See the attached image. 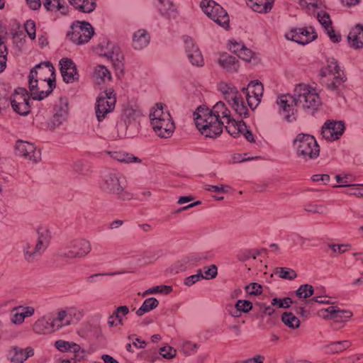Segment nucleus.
<instances>
[{
	"instance_id": "f257e3e1",
	"label": "nucleus",
	"mask_w": 363,
	"mask_h": 363,
	"mask_svg": "<svg viewBox=\"0 0 363 363\" xmlns=\"http://www.w3.org/2000/svg\"><path fill=\"white\" fill-rule=\"evenodd\" d=\"M277 104L279 114L287 121L295 119V106L311 111L317 110L321 104L319 94L311 85L300 83L296 84L293 95H281L278 97Z\"/></svg>"
},
{
	"instance_id": "f03ea898",
	"label": "nucleus",
	"mask_w": 363,
	"mask_h": 363,
	"mask_svg": "<svg viewBox=\"0 0 363 363\" xmlns=\"http://www.w3.org/2000/svg\"><path fill=\"white\" fill-rule=\"evenodd\" d=\"M219 90L235 112L240 117L246 118L249 114L248 106L254 109L261 101L263 94V85L260 82H252L241 92L227 83L221 82Z\"/></svg>"
},
{
	"instance_id": "7ed1b4c3",
	"label": "nucleus",
	"mask_w": 363,
	"mask_h": 363,
	"mask_svg": "<svg viewBox=\"0 0 363 363\" xmlns=\"http://www.w3.org/2000/svg\"><path fill=\"white\" fill-rule=\"evenodd\" d=\"M228 114V108L222 101L217 102L212 108L199 106L194 113L196 125L200 133L207 138L218 136L223 129V116Z\"/></svg>"
},
{
	"instance_id": "20e7f679",
	"label": "nucleus",
	"mask_w": 363,
	"mask_h": 363,
	"mask_svg": "<svg viewBox=\"0 0 363 363\" xmlns=\"http://www.w3.org/2000/svg\"><path fill=\"white\" fill-rule=\"evenodd\" d=\"M30 96L34 100H43L55 87V68L49 62L37 65L28 76Z\"/></svg>"
},
{
	"instance_id": "39448f33",
	"label": "nucleus",
	"mask_w": 363,
	"mask_h": 363,
	"mask_svg": "<svg viewBox=\"0 0 363 363\" xmlns=\"http://www.w3.org/2000/svg\"><path fill=\"white\" fill-rule=\"evenodd\" d=\"M320 74L326 87L332 91L339 93L340 86L345 81V76L335 59H328L327 65L321 69Z\"/></svg>"
},
{
	"instance_id": "423d86ee",
	"label": "nucleus",
	"mask_w": 363,
	"mask_h": 363,
	"mask_svg": "<svg viewBox=\"0 0 363 363\" xmlns=\"http://www.w3.org/2000/svg\"><path fill=\"white\" fill-rule=\"evenodd\" d=\"M296 155L304 160H314L320 153L319 145L313 135L299 133L293 142Z\"/></svg>"
},
{
	"instance_id": "0eeeda50",
	"label": "nucleus",
	"mask_w": 363,
	"mask_h": 363,
	"mask_svg": "<svg viewBox=\"0 0 363 363\" xmlns=\"http://www.w3.org/2000/svg\"><path fill=\"white\" fill-rule=\"evenodd\" d=\"M51 233L46 227H40L37 230V242L32 249L31 245L26 242L23 245L24 258L28 262H33L38 257L41 256L50 245Z\"/></svg>"
},
{
	"instance_id": "6e6552de",
	"label": "nucleus",
	"mask_w": 363,
	"mask_h": 363,
	"mask_svg": "<svg viewBox=\"0 0 363 363\" xmlns=\"http://www.w3.org/2000/svg\"><path fill=\"white\" fill-rule=\"evenodd\" d=\"M125 186V177L116 172H108L103 177L101 188L104 191L116 194L122 199H129L130 194L123 192Z\"/></svg>"
},
{
	"instance_id": "1a4fd4ad",
	"label": "nucleus",
	"mask_w": 363,
	"mask_h": 363,
	"mask_svg": "<svg viewBox=\"0 0 363 363\" xmlns=\"http://www.w3.org/2000/svg\"><path fill=\"white\" fill-rule=\"evenodd\" d=\"M70 29L67 32V37L77 45L88 43L94 33V28L86 21H76L72 23Z\"/></svg>"
},
{
	"instance_id": "9d476101",
	"label": "nucleus",
	"mask_w": 363,
	"mask_h": 363,
	"mask_svg": "<svg viewBox=\"0 0 363 363\" xmlns=\"http://www.w3.org/2000/svg\"><path fill=\"white\" fill-rule=\"evenodd\" d=\"M200 6L203 12L218 25L223 27L228 26V13L216 1L202 0Z\"/></svg>"
},
{
	"instance_id": "9b49d317",
	"label": "nucleus",
	"mask_w": 363,
	"mask_h": 363,
	"mask_svg": "<svg viewBox=\"0 0 363 363\" xmlns=\"http://www.w3.org/2000/svg\"><path fill=\"white\" fill-rule=\"evenodd\" d=\"M91 250L90 242L84 238H79L69 242L61 251L60 255L69 259L82 258L87 255Z\"/></svg>"
},
{
	"instance_id": "f8f14e48",
	"label": "nucleus",
	"mask_w": 363,
	"mask_h": 363,
	"mask_svg": "<svg viewBox=\"0 0 363 363\" xmlns=\"http://www.w3.org/2000/svg\"><path fill=\"white\" fill-rule=\"evenodd\" d=\"M116 101L115 94L111 89L99 94L96 104V116L99 122L105 118L107 113L113 110Z\"/></svg>"
},
{
	"instance_id": "ddd939ff",
	"label": "nucleus",
	"mask_w": 363,
	"mask_h": 363,
	"mask_svg": "<svg viewBox=\"0 0 363 363\" xmlns=\"http://www.w3.org/2000/svg\"><path fill=\"white\" fill-rule=\"evenodd\" d=\"M318 35L314 28L309 26L305 28H293L285 34L287 40L294 41L298 44L306 45L314 40Z\"/></svg>"
},
{
	"instance_id": "4468645a",
	"label": "nucleus",
	"mask_w": 363,
	"mask_h": 363,
	"mask_svg": "<svg viewBox=\"0 0 363 363\" xmlns=\"http://www.w3.org/2000/svg\"><path fill=\"white\" fill-rule=\"evenodd\" d=\"M98 52L100 55L109 59L116 66H119L123 60V55L120 47L112 42H102L99 45Z\"/></svg>"
},
{
	"instance_id": "2eb2a0df",
	"label": "nucleus",
	"mask_w": 363,
	"mask_h": 363,
	"mask_svg": "<svg viewBox=\"0 0 363 363\" xmlns=\"http://www.w3.org/2000/svg\"><path fill=\"white\" fill-rule=\"evenodd\" d=\"M15 150L17 155L23 157L34 162H38L40 160V150L37 149L33 143L18 140L16 142Z\"/></svg>"
},
{
	"instance_id": "dca6fc26",
	"label": "nucleus",
	"mask_w": 363,
	"mask_h": 363,
	"mask_svg": "<svg viewBox=\"0 0 363 363\" xmlns=\"http://www.w3.org/2000/svg\"><path fill=\"white\" fill-rule=\"evenodd\" d=\"M155 9L158 14L164 19L174 20L178 16V10L172 0H155Z\"/></svg>"
},
{
	"instance_id": "f3484780",
	"label": "nucleus",
	"mask_w": 363,
	"mask_h": 363,
	"mask_svg": "<svg viewBox=\"0 0 363 363\" xmlns=\"http://www.w3.org/2000/svg\"><path fill=\"white\" fill-rule=\"evenodd\" d=\"M345 131V124L342 121H328L322 128L323 138L329 141L339 139Z\"/></svg>"
},
{
	"instance_id": "a211bd4d",
	"label": "nucleus",
	"mask_w": 363,
	"mask_h": 363,
	"mask_svg": "<svg viewBox=\"0 0 363 363\" xmlns=\"http://www.w3.org/2000/svg\"><path fill=\"white\" fill-rule=\"evenodd\" d=\"M33 331L37 334L47 335L57 331L54 315H45L38 318L33 325Z\"/></svg>"
},
{
	"instance_id": "6ab92c4d",
	"label": "nucleus",
	"mask_w": 363,
	"mask_h": 363,
	"mask_svg": "<svg viewBox=\"0 0 363 363\" xmlns=\"http://www.w3.org/2000/svg\"><path fill=\"white\" fill-rule=\"evenodd\" d=\"M60 65L63 80L66 83H72L78 80L79 74L77 72L76 65L72 60L62 58L60 61Z\"/></svg>"
},
{
	"instance_id": "aec40b11",
	"label": "nucleus",
	"mask_w": 363,
	"mask_h": 363,
	"mask_svg": "<svg viewBox=\"0 0 363 363\" xmlns=\"http://www.w3.org/2000/svg\"><path fill=\"white\" fill-rule=\"evenodd\" d=\"M55 347L61 352H71L74 354V358L81 361L86 357V352L84 349L74 342L59 340L55 342Z\"/></svg>"
},
{
	"instance_id": "412c9836",
	"label": "nucleus",
	"mask_w": 363,
	"mask_h": 363,
	"mask_svg": "<svg viewBox=\"0 0 363 363\" xmlns=\"http://www.w3.org/2000/svg\"><path fill=\"white\" fill-rule=\"evenodd\" d=\"M223 127L226 131L233 137H238L242 131L246 130V125L242 121L234 119L228 109V114L223 116Z\"/></svg>"
},
{
	"instance_id": "4be33fe9",
	"label": "nucleus",
	"mask_w": 363,
	"mask_h": 363,
	"mask_svg": "<svg viewBox=\"0 0 363 363\" xmlns=\"http://www.w3.org/2000/svg\"><path fill=\"white\" fill-rule=\"evenodd\" d=\"M33 355L34 350L31 347L23 349L15 346L9 350L7 357L13 363H23Z\"/></svg>"
},
{
	"instance_id": "5701e85b",
	"label": "nucleus",
	"mask_w": 363,
	"mask_h": 363,
	"mask_svg": "<svg viewBox=\"0 0 363 363\" xmlns=\"http://www.w3.org/2000/svg\"><path fill=\"white\" fill-rule=\"evenodd\" d=\"M157 126H152V128L159 137L163 138H169L175 128L170 114L164 115V118L162 119Z\"/></svg>"
},
{
	"instance_id": "b1692460",
	"label": "nucleus",
	"mask_w": 363,
	"mask_h": 363,
	"mask_svg": "<svg viewBox=\"0 0 363 363\" xmlns=\"http://www.w3.org/2000/svg\"><path fill=\"white\" fill-rule=\"evenodd\" d=\"M68 115V103L66 99H61L54 108V115L51 120L52 125L55 128L62 124Z\"/></svg>"
},
{
	"instance_id": "393cba45",
	"label": "nucleus",
	"mask_w": 363,
	"mask_h": 363,
	"mask_svg": "<svg viewBox=\"0 0 363 363\" xmlns=\"http://www.w3.org/2000/svg\"><path fill=\"white\" fill-rule=\"evenodd\" d=\"M150 35L145 29H138L132 35V47L135 50L145 48L150 43Z\"/></svg>"
},
{
	"instance_id": "a878e982",
	"label": "nucleus",
	"mask_w": 363,
	"mask_h": 363,
	"mask_svg": "<svg viewBox=\"0 0 363 363\" xmlns=\"http://www.w3.org/2000/svg\"><path fill=\"white\" fill-rule=\"evenodd\" d=\"M323 315L324 318L333 319L336 321H347L352 316V313L347 310H341L337 306H331L328 307Z\"/></svg>"
},
{
	"instance_id": "bb28decb",
	"label": "nucleus",
	"mask_w": 363,
	"mask_h": 363,
	"mask_svg": "<svg viewBox=\"0 0 363 363\" xmlns=\"http://www.w3.org/2000/svg\"><path fill=\"white\" fill-rule=\"evenodd\" d=\"M211 255L212 254L210 252H203L191 254L182 261L183 263L181 264L179 269L184 271L191 265H195L198 263H201L205 260L208 259Z\"/></svg>"
},
{
	"instance_id": "cd10ccee",
	"label": "nucleus",
	"mask_w": 363,
	"mask_h": 363,
	"mask_svg": "<svg viewBox=\"0 0 363 363\" xmlns=\"http://www.w3.org/2000/svg\"><path fill=\"white\" fill-rule=\"evenodd\" d=\"M218 62L228 72H237L239 68V62L236 57L228 53L221 54L218 60Z\"/></svg>"
},
{
	"instance_id": "c85d7f7f",
	"label": "nucleus",
	"mask_w": 363,
	"mask_h": 363,
	"mask_svg": "<svg viewBox=\"0 0 363 363\" xmlns=\"http://www.w3.org/2000/svg\"><path fill=\"white\" fill-rule=\"evenodd\" d=\"M348 41L350 45L355 48L363 47V26L357 25L348 34Z\"/></svg>"
},
{
	"instance_id": "c756f323",
	"label": "nucleus",
	"mask_w": 363,
	"mask_h": 363,
	"mask_svg": "<svg viewBox=\"0 0 363 363\" xmlns=\"http://www.w3.org/2000/svg\"><path fill=\"white\" fill-rule=\"evenodd\" d=\"M68 2L76 10L84 13H90L96 6V0H68Z\"/></svg>"
},
{
	"instance_id": "7c9ffc66",
	"label": "nucleus",
	"mask_w": 363,
	"mask_h": 363,
	"mask_svg": "<svg viewBox=\"0 0 363 363\" xmlns=\"http://www.w3.org/2000/svg\"><path fill=\"white\" fill-rule=\"evenodd\" d=\"M169 114L167 108L161 104H157L150 111V119L152 126L158 127V124L162 119L164 118V115Z\"/></svg>"
},
{
	"instance_id": "2f4dec72",
	"label": "nucleus",
	"mask_w": 363,
	"mask_h": 363,
	"mask_svg": "<svg viewBox=\"0 0 363 363\" xmlns=\"http://www.w3.org/2000/svg\"><path fill=\"white\" fill-rule=\"evenodd\" d=\"M274 0H247V4L258 13H267L271 11Z\"/></svg>"
},
{
	"instance_id": "473e14b6",
	"label": "nucleus",
	"mask_w": 363,
	"mask_h": 363,
	"mask_svg": "<svg viewBox=\"0 0 363 363\" xmlns=\"http://www.w3.org/2000/svg\"><path fill=\"white\" fill-rule=\"evenodd\" d=\"M111 157L115 160L124 163H141L142 160L133 154L122 151L109 152Z\"/></svg>"
},
{
	"instance_id": "72a5a7b5",
	"label": "nucleus",
	"mask_w": 363,
	"mask_h": 363,
	"mask_svg": "<svg viewBox=\"0 0 363 363\" xmlns=\"http://www.w3.org/2000/svg\"><path fill=\"white\" fill-rule=\"evenodd\" d=\"M43 5L48 11H59L62 14L65 15L69 8L63 0H44Z\"/></svg>"
},
{
	"instance_id": "f704fd0d",
	"label": "nucleus",
	"mask_w": 363,
	"mask_h": 363,
	"mask_svg": "<svg viewBox=\"0 0 363 363\" xmlns=\"http://www.w3.org/2000/svg\"><path fill=\"white\" fill-rule=\"evenodd\" d=\"M94 79L96 84L106 83L111 79L109 70L104 65H97L94 68Z\"/></svg>"
},
{
	"instance_id": "c9c22d12",
	"label": "nucleus",
	"mask_w": 363,
	"mask_h": 363,
	"mask_svg": "<svg viewBox=\"0 0 363 363\" xmlns=\"http://www.w3.org/2000/svg\"><path fill=\"white\" fill-rule=\"evenodd\" d=\"M63 310L67 315L68 320H70V325L77 323L84 316V311L80 308L68 307Z\"/></svg>"
},
{
	"instance_id": "e433bc0d",
	"label": "nucleus",
	"mask_w": 363,
	"mask_h": 363,
	"mask_svg": "<svg viewBox=\"0 0 363 363\" xmlns=\"http://www.w3.org/2000/svg\"><path fill=\"white\" fill-rule=\"evenodd\" d=\"M299 4L301 8L306 9L313 14H315L318 9L324 7L321 0H300Z\"/></svg>"
},
{
	"instance_id": "4c0bfd02",
	"label": "nucleus",
	"mask_w": 363,
	"mask_h": 363,
	"mask_svg": "<svg viewBox=\"0 0 363 363\" xmlns=\"http://www.w3.org/2000/svg\"><path fill=\"white\" fill-rule=\"evenodd\" d=\"M159 304L158 301L155 298H149L144 301L142 306L137 310L136 314L138 316H142L146 313L150 312Z\"/></svg>"
},
{
	"instance_id": "58836bf2",
	"label": "nucleus",
	"mask_w": 363,
	"mask_h": 363,
	"mask_svg": "<svg viewBox=\"0 0 363 363\" xmlns=\"http://www.w3.org/2000/svg\"><path fill=\"white\" fill-rule=\"evenodd\" d=\"M281 320L290 328H298L300 325L299 319L291 312H284L281 315Z\"/></svg>"
},
{
	"instance_id": "ea45409f",
	"label": "nucleus",
	"mask_w": 363,
	"mask_h": 363,
	"mask_svg": "<svg viewBox=\"0 0 363 363\" xmlns=\"http://www.w3.org/2000/svg\"><path fill=\"white\" fill-rule=\"evenodd\" d=\"M350 346V342L347 340L333 342L326 346L325 351L327 352L337 353L343 351Z\"/></svg>"
},
{
	"instance_id": "a19ab883",
	"label": "nucleus",
	"mask_w": 363,
	"mask_h": 363,
	"mask_svg": "<svg viewBox=\"0 0 363 363\" xmlns=\"http://www.w3.org/2000/svg\"><path fill=\"white\" fill-rule=\"evenodd\" d=\"M323 8H321L320 9H318L314 15L316 16V18L318 21V22L320 23V25L323 27V28L328 29L329 28L332 27V21L330 20V17L329 14L324 11Z\"/></svg>"
},
{
	"instance_id": "79ce46f5",
	"label": "nucleus",
	"mask_w": 363,
	"mask_h": 363,
	"mask_svg": "<svg viewBox=\"0 0 363 363\" xmlns=\"http://www.w3.org/2000/svg\"><path fill=\"white\" fill-rule=\"evenodd\" d=\"M55 324L57 325V331L62 328L67 327L70 325V320H68L66 313L64 310L59 311L55 315H54Z\"/></svg>"
},
{
	"instance_id": "37998d69",
	"label": "nucleus",
	"mask_w": 363,
	"mask_h": 363,
	"mask_svg": "<svg viewBox=\"0 0 363 363\" xmlns=\"http://www.w3.org/2000/svg\"><path fill=\"white\" fill-rule=\"evenodd\" d=\"M336 187H348L345 192L349 195H354L357 196H363V184H345L337 185Z\"/></svg>"
},
{
	"instance_id": "c03bdc74",
	"label": "nucleus",
	"mask_w": 363,
	"mask_h": 363,
	"mask_svg": "<svg viewBox=\"0 0 363 363\" xmlns=\"http://www.w3.org/2000/svg\"><path fill=\"white\" fill-rule=\"evenodd\" d=\"M314 294L313 287L310 284H303L296 290V294L299 298H307Z\"/></svg>"
},
{
	"instance_id": "a18cd8bd",
	"label": "nucleus",
	"mask_w": 363,
	"mask_h": 363,
	"mask_svg": "<svg viewBox=\"0 0 363 363\" xmlns=\"http://www.w3.org/2000/svg\"><path fill=\"white\" fill-rule=\"evenodd\" d=\"M276 274L279 275V277L288 280H293L296 277V272L287 267H279L276 269Z\"/></svg>"
},
{
	"instance_id": "49530a36",
	"label": "nucleus",
	"mask_w": 363,
	"mask_h": 363,
	"mask_svg": "<svg viewBox=\"0 0 363 363\" xmlns=\"http://www.w3.org/2000/svg\"><path fill=\"white\" fill-rule=\"evenodd\" d=\"M186 56L193 65L202 66L203 64V59L199 49L194 50V52H191L186 54Z\"/></svg>"
},
{
	"instance_id": "de8ad7c7",
	"label": "nucleus",
	"mask_w": 363,
	"mask_h": 363,
	"mask_svg": "<svg viewBox=\"0 0 363 363\" xmlns=\"http://www.w3.org/2000/svg\"><path fill=\"white\" fill-rule=\"evenodd\" d=\"M8 55V50L6 45L0 36V72H2L6 66V56Z\"/></svg>"
},
{
	"instance_id": "09e8293b",
	"label": "nucleus",
	"mask_w": 363,
	"mask_h": 363,
	"mask_svg": "<svg viewBox=\"0 0 363 363\" xmlns=\"http://www.w3.org/2000/svg\"><path fill=\"white\" fill-rule=\"evenodd\" d=\"M140 116V111L133 108H127L124 111V116L128 120L129 124L135 122Z\"/></svg>"
},
{
	"instance_id": "8fccbe9b",
	"label": "nucleus",
	"mask_w": 363,
	"mask_h": 363,
	"mask_svg": "<svg viewBox=\"0 0 363 363\" xmlns=\"http://www.w3.org/2000/svg\"><path fill=\"white\" fill-rule=\"evenodd\" d=\"M197 350L198 345L189 341L184 342L182 346V351L186 356L196 353Z\"/></svg>"
},
{
	"instance_id": "3c124183",
	"label": "nucleus",
	"mask_w": 363,
	"mask_h": 363,
	"mask_svg": "<svg viewBox=\"0 0 363 363\" xmlns=\"http://www.w3.org/2000/svg\"><path fill=\"white\" fill-rule=\"evenodd\" d=\"M293 301L291 298L286 297L284 298H274L272 300L271 303L272 306H276L278 308H289L291 304Z\"/></svg>"
},
{
	"instance_id": "603ef678",
	"label": "nucleus",
	"mask_w": 363,
	"mask_h": 363,
	"mask_svg": "<svg viewBox=\"0 0 363 363\" xmlns=\"http://www.w3.org/2000/svg\"><path fill=\"white\" fill-rule=\"evenodd\" d=\"M305 211L313 213L325 214L327 213V208L323 205L310 203L305 206Z\"/></svg>"
},
{
	"instance_id": "864d4df0",
	"label": "nucleus",
	"mask_w": 363,
	"mask_h": 363,
	"mask_svg": "<svg viewBox=\"0 0 363 363\" xmlns=\"http://www.w3.org/2000/svg\"><path fill=\"white\" fill-rule=\"evenodd\" d=\"M10 320L12 323L18 325H21L24 322L23 316L21 315L20 312H18V306L14 307L11 310Z\"/></svg>"
},
{
	"instance_id": "5fc2aeb1",
	"label": "nucleus",
	"mask_w": 363,
	"mask_h": 363,
	"mask_svg": "<svg viewBox=\"0 0 363 363\" xmlns=\"http://www.w3.org/2000/svg\"><path fill=\"white\" fill-rule=\"evenodd\" d=\"M160 354L165 359H172L176 356L177 350L170 346H164L160 349Z\"/></svg>"
},
{
	"instance_id": "6e6d98bb",
	"label": "nucleus",
	"mask_w": 363,
	"mask_h": 363,
	"mask_svg": "<svg viewBox=\"0 0 363 363\" xmlns=\"http://www.w3.org/2000/svg\"><path fill=\"white\" fill-rule=\"evenodd\" d=\"M18 310L24 320L26 318L31 317L35 313V308L33 306L21 305L18 306Z\"/></svg>"
},
{
	"instance_id": "4d7b16f0",
	"label": "nucleus",
	"mask_w": 363,
	"mask_h": 363,
	"mask_svg": "<svg viewBox=\"0 0 363 363\" xmlns=\"http://www.w3.org/2000/svg\"><path fill=\"white\" fill-rule=\"evenodd\" d=\"M228 186H224L223 184L220 185H211V184H206L205 185L204 189L210 192H215L217 194H225L227 193L228 191L225 188H228Z\"/></svg>"
},
{
	"instance_id": "13d9d810",
	"label": "nucleus",
	"mask_w": 363,
	"mask_h": 363,
	"mask_svg": "<svg viewBox=\"0 0 363 363\" xmlns=\"http://www.w3.org/2000/svg\"><path fill=\"white\" fill-rule=\"evenodd\" d=\"M235 304L241 313H248L252 308V303L247 300H238Z\"/></svg>"
},
{
	"instance_id": "bf43d9fd",
	"label": "nucleus",
	"mask_w": 363,
	"mask_h": 363,
	"mask_svg": "<svg viewBox=\"0 0 363 363\" xmlns=\"http://www.w3.org/2000/svg\"><path fill=\"white\" fill-rule=\"evenodd\" d=\"M25 29L30 39L35 38V23L33 21L28 20L25 23Z\"/></svg>"
},
{
	"instance_id": "052dcab7",
	"label": "nucleus",
	"mask_w": 363,
	"mask_h": 363,
	"mask_svg": "<svg viewBox=\"0 0 363 363\" xmlns=\"http://www.w3.org/2000/svg\"><path fill=\"white\" fill-rule=\"evenodd\" d=\"M184 41L186 54H188L191 52H194V50L199 49V48L195 45L194 40L191 37H184Z\"/></svg>"
},
{
	"instance_id": "680f3d73",
	"label": "nucleus",
	"mask_w": 363,
	"mask_h": 363,
	"mask_svg": "<svg viewBox=\"0 0 363 363\" xmlns=\"http://www.w3.org/2000/svg\"><path fill=\"white\" fill-rule=\"evenodd\" d=\"M201 279H203V275L202 274L201 271L200 270L199 273L186 278L184 280V284L188 286H191L195 283L198 282Z\"/></svg>"
},
{
	"instance_id": "e2e57ef3",
	"label": "nucleus",
	"mask_w": 363,
	"mask_h": 363,
	"mask_svg": "<svg viewBox=\"0 0 363 363\" xmlns=\"http://www.w3.org/2000/svg\"><path fill=\"white\" fill-rule=\"evenodd\" d=\"M246 291L250 294L258 295L262 293V286L257 283H251L246 286Z\"/></svg>"
},
{
	"instance_id": "0e129e2a",
	"label": "nucleus",
	"mask_w": 363,
	"mask_h": 363,
	"mask_svg": "<svg viewBox=\"0 0 363 363\" xmlns=\"http://www.w3.org/2000/svg\"><path fill=\"white\" fill-rule=\"evenodd\" d=\"M254 55L253 52L247 48V47H244V48L238 54V56L245 61L250 62Z\"/></svg>"
},
{
	"instance_id": "69168bd1",
	"label": "nucleus",
	"mask_w": 363,
	"mask_h": 363,
	"mask_svg": "<svg viewBox=\"0 0 363 363\" xmlns=\"http://www.w3.org/2000/svg\"><path fill=\"white\" fill-rule=\"evenodd\" d=\"M245 45L236 40H230L229 44L230 50L237 55L244 48Z\"/></svg>"
},
{
	"instance_id": "338daca9",
	"label": "nucleus",
	"mask_w": 363,
	"mask_h": 363,
	"mask_svg": "<svg viewBox=\"0 0 363 363\" xmlns=\"http://www.w3.org/2000/svg\"><path fill=\"white\" fill-rule=\"evenodd\" d=\"M329 247L332 249V250L334 252H338L340 254H342L347 251L350 245L347 244H331L329 245Z\"/></svg>"
},
{
	"instance_id": "774afa93",
	"label": "nucleus",
	"mask_w": 363,
	"mask_h": 363,
	"mask_svg": "<svg viewBox=\"0 0 363 363\" xmlns=\"http://www.w3.org/2000/svg\"><path fill=\"white\" fill-rule=\"evenodd\" d=\"M129 313V308L126 306H121L116 308L113 312L115 318H123V316L126 315Z\"/></svg>"
}]
</instances>
